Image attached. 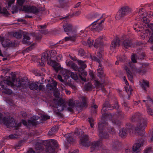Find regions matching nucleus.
I'll list each match as a JSON object with an SVG mask.
<instances>
[{
    "label": "nucleus",
    "instance_id": "24",
    "mask_svg": "<svg viewBox=\"0 0 153 153\" xmlns=\"http://www.w3.org/2000/svg\"><path fill=\"white\" fill-rule=\"evenodd\" d=\"M103 37L100 36L97 38L95 41L94 46L96 48H97L103 45V44L102 40L103 39Z\"/></svg>",
    "mask_w": 153,
    "mask_h": 153
},
{
    "label": "nucleus",
    "instance_id": "39",
    "mask_svg": "<svg viewBox=\"0 0 153 153\" xmlns=\"http://www.w3.org/2000/svg\"><path fill=\"white\" fill-rule=\"evenodd\" d=\"M76 30V29L74 27L72 24L68 23V33Z\"/></svg>",
    "mask_w": 153,
    "mask_h": 153
},
{
    "label": "nucleus",
    "instance_id": "7",
    "mask_svg": "<svg viewBox=\"0 0 153 153\" xmlns=\"http://www.w3.org/2000/svg\"><path fill=\"white\" fill-rule=\"evenodd\" d=\"M9 76H6V77L9 78V77H10V80H9L10 81L11 80L13 82V83H14V86H16L17 88H20L22 87L23 88H26L27 87V85L26 84V82L25 81H15V80L16 78V75L13 74H9Z\"/></svg>",
    "mask_w": 153,
    "mask_h": 153
},
{
    "label": "nucleus",
    "instance_id": "48",
    "mask_svg": "<svg viewBox=\"0 0 153 153\" xmlns=\"http://www.w3.org/2000/svg\"><path fill=\"white\" fill-rule=\"evenodd\" d=\"M91 58L93 60L98 62L99 64H100V63L101 62V61L102 60V58L101 57L100 58H98L97 57L95 56H93V57H91Z\"/></svg>",
    "mask_w": 153,
    "mask_h": 153
},
{
    "label": "nucleus",
    "instance_id": "30",
    "mask_svg": "<svg viewBox=\"0 0 153 153\" xmlns=\"http://www.w3.org/2000/svg\"><path fill=\"white\" fill-rule=\"evenodd\" d=\"M57 83L55 81H53L51 83H49L47 85V89L50 90H53L57 85Z\"/></svg>",
    "mask_w": 153,
    "mask_h": 153
},
{
    "label": "nucleus",
    "instance_id": "16",
    "mask_svg": "<svg viewBox=\"0 0 153 153\" xmlns=\"http://www.w3.org/2000/svg\"><path fill=\"white\" fill-rule=\"evenodd\" d=\"M102 17V16L99 18L96 21H94V22L91 24V25L93 24V25L91 28V30L93 31V32H99L102 30V25H100L98 24H94L95 22H97Z\"/></svg>",
    "mask_w": 153,
    "mask_h": 153
},
{
    "label": "nucleus",
    "instance_id": "25",
    "mask_svg": "<svg viewBox=\"0 0 153 153\" xmlns=\"http://www.w3.org/2000/svg\"><path fill=\"white\" fill-rule=\"evenodd\" d=\"M59 127V126L58 125L54 126L48 131V134L49 135L51 136L55 134L58 131Z\"/></svg>",
    "mask_w": 153,
    "mask_h": 153
},
{
    "label": "nucleus",
    "instance_id": "44",
    "mask_svg": "<svg viewBox=\"0 0 153 153\" xmlns=\"http://www.w3.org/2000/svg\"><path fill=\"white\" fill-rule=\"evenodd\" d=\"M13 36L17 39H19L22 37V35L19 32H15L13 34Z\"/></svg>",
    "mask_w": 153,
    "mask_h": 153
},
{
    "label": "nucleus",
    "instance_id": "4",
    "mask_svg": "<svg viewBox=\"0 0 153 153\" xmlns=\"http://www.w3.org/2000/svg\"><path fill=\"white\" fill-rule=\"evenodd\" d=\"M42 143L44 145L46 146L45 149L46 153H55V149L58 145L56 140L50 139L43 141Z\"/></svg>",
    "mask_w": 153,
    "mask_h": 153
},
{
    "label": "nucleus",
    "instance_id": "33",
    "mask_svg": "<svg viewBox=\"0 0 153 153\" xmlns=\"http://www.w3.org/2000/svg\"><path fill=\"white\" fill-rule=\"evenodd\" d=\"M2 6L1 4L0 3V13L3 14L4 16H7L8 14V12L5 7H4L2 9Z\"/></svg>",
    "mask_w": 153,
    "mask_h": 153
},
{
    "label": "nucleus",
    "instance_id": "46",
    "mask_svg": "<svg viewBox=\"0 0 153 153\" xmlns=\"http://www.w3.org/2000/svg\"><path fill=\"white\" fill-rule=\"evenodd\" d=\"M63 28L65 32H67V21L66 19L62 22Z\"/></svg>",
    "mask_w": 153,
    "mask_h": 153
},
{
    "label": "nucleus",
    "instance_id": "63",
    "mask_svg": "<svg viewBox=\"0 0 153 153\" xmlns=\"http://www.w3.org/2000/svg\"><path fill=\"white\" fill-rule=\"evenodd\" d=\"M75 141V140L72 137H69L68 138V143H71L74 142Z\"/></svg>",
    "mask_w": 153,
    "mask_h": 153
},
{
    "label": "nucleus",
    "instance_id": "27",
    "mask_svg": "<svg viewBox=\"0 0 153 153\" xmlns=\"http://www.w3.org/2000/svg\"><path fill=\"white\" fill-rule=\"evenodd\" d=\"M28 123L29 125L33 126H36L39 123V122L36 121V117L35 116H33L31 120H28Z\"/></svg>",
    "mask_w": 153,
    "mask_h": 153
},
{
    "label": "nucleus",
    "instance_id": "34",
    "mask_svg": "<svg viewBox=\"0 0 153 153\" xmlns=\"http://www.w3.org/2000/svg\"><path fill=\"white\" fill-rule=\"evenodd\" d=\"M43 141L42 140L41 142H37L35 144V147L36 150H39L43 148V145L44 144L42 143Z\"/></svg>",
    "mask_w": 153,
    "mask_h": 153
},
{
    "label": "nucleus",
    "instance_id": "41",
    "mask_svg": "<svg viewBox=\"0 0 153 153\" xmlns=\"http://www.w3.org/2000/svg\"><path fill=\"white\" fill-rule=\"evenodd\" d=\"M149 85V82L148 81L143 80V83L141 84V86L145 90H146V86L148 87Z\"/></svg>",
    "mask_w": 153,
    "mask_h": 153
},
{
    "label": "nucleus",
    "instance_id": "53",
    "mask_svg": "<svg viewBox=\"0 0 153 153\" xmlns=\"http://www.w3.org/2000/svg\"><path fill=\"white\" fill-rule=\"evenodd\" d=\"M18 136L16 134H11L9 135L8 137L10 139H15L17 138Z\"/></svg>",
    "mask_w": 153,
    "mask_h": 153
},
{
    "label": "nucleus",
    "instance_id": "22",
    "mask_svg": "<svg viewBox=\"0 0 153 153\" xmlns=\"http://www.w3.org/2000/svg\"><path fill=\"white\" fill-rule=\"evenodd\" d=\"M121 143L117 140H115L113 141L112 144V149L114 151H117L120 148Z\"/></svg>",
    "mask_w": 153,
    "mask_h": 153
},
{
    "label": "nucleus",
    "instance_id": "26",
    "mask_svg": "<svg viewBox=\"0 0 153 153\" xmlns=\"http://www.w3.org/2000/svg\"><path fill=\"white\" fill-rule=\"evenodd\" d=\"M97 75L99 77L101 78L105 76V75L104 73V72L102 67V64H99L97 69Z\"/></svg>",
    "mask_w": 153,
    "mask_h": 153
},
{
    "label": "nucleus",
    "instance_id": "18",
    "mask_svg": "<svg viewBox=\"0 0 153 153\" xmlns=\"http://www.w3.org/2000/svg\"><path fill=\"white\" fill-rule=\"evenodd\" d=\"M77 37V30L68 33V41H71L74 42L75 41Z\"/></svg>",
    "mask_w": 153,
    "mask_h": 153
},
{
    "label": "nucleus",
    "instance_id": "58",
    "mask_svg": "<svg viewBox=\"0 0 153 153\" xmlns=\"http://www.w3.org/2000/svg\"><path fill=\"white\" fill-rule=\"evenodd\" d=\"M108 131L109 133L112 134H115V131L114 129L113 128L110 127L108 129Z\"/></svg>",
    "mask_w": 153,
    "mask_h": 153
},
{
    "label": "nucleus",
    "instance_id": "50",
    "mask_svg": "<svg viewBox=\"0 0 153 153\" xmlns=\"http://www.w3.org/2000/svg\"><path fill=\"white\" fill-rule=\"evenodd\" d=\"M147 111L149 114L153 116V109L150 107H148L147 108Z\"/></svg>",
    "mask_w": 153,
    "mask_h": 153
},
{
    "label": "nucleus",
    "instance_id": "45",
    "mask_svg": "<svg viewBox=\"0 0 153 153\" xmlns=\"http://www.w3.org/2000/svg\"><path fill=\"white\" fill-rule=\"evenodd\" d=\"M85 88L86 91H90L93 89V85L90 83H88L85 85Z\"/></svg>",
    "mask_w": 153,
    "mask_h": 153
},
{
    "label": "nucleus",
    "instance_id": "8",
    "mask_svg": "<svg viewBox=\"0 0 153 153\" xmlns=\"http://www.w3.org/2000/svg\"><path fill=\"white\" fill-rule=\"evenodd\" d=\"M104 124L107 125V123L105 122V123H99L98 126V131L99 133L98 135L102 139H106L108 137V134L105 131V127Z\"/></svg>",
    "mask_w": 153,
    "mask_h": 153
},
{
    "label": "nucleus",
    "instance_id": "19",
    "mask_svg": "<svg viewBox=\"0 0 153 153\" xmlns=\"http://www.w3.org/2000/svg\"><path fill=\"white\" fill-rule=\"evenodd\" d=\"M56 107L59 111H62L65 108V105L64 100L61 98L59 99L57 102Z\"/></svg>",
    "mask_w": 153,
    "mask_h": 153
},
{
    "label": "nucleus",
    "instance_id": "6",
    "mask_svg": "<svg viewBox=\"0 0 153 153\" xmlns=\"http://www.w3.org/2000/svg\"><path fill=\"white\" fill-rule=\"evenodd\" d=\"M132 11L131 9L128 6L123 7L117 13L116 16V18L117 20L121 19L125 16L131 13Z\"/></svg>",
    "mask_w": 153,
    "mask_h": 153
},
{
    "label": "nucleus",
    "instance_id": "51",
    "mask_svg": "<svg viewBox=\"0 0 153 153\" xmlns=\"http://www.w3.org/2000/svg\"><path fill=\"white\" fill-rule=\"evenodd\" d=\"M78 54L81 56H83L85 54V51L83 49L80 48L78 51Z\"/></svg>",
    "mask_w": 153,
    "mask_h": 153
},
{
    "label": "nucleus",
    "instance_id": "61",
    "mask_svg": "<svg viewBox=\"0 0 153 153\" xmlns=\"http://www.w3.org/2000/svg\"><path fill=\"white\" fill-rule=\"evenodd\" d=\"M71 67L75 71H76L78 69V67L77 65L75 63H72L71 65Z\"/></svg>",
    "mask_w": 153,
    "mask_h": 153
},
{
    "label": "nucleus",
    "instance_id": "47",
    "mask_svg": "<svg viewBox=\"0 0 153 153\" xmlns=\"http://www.w3.org/2000/svg\"><path fill=\"white\" fill-rule=\"evenodd\" d=\"M112 122L114 125H116L118 127L120 126L121 124V122L120 120H112Z\"/></svg>",
    "mask_w": 153,
    "mask_h": 153
},
{
    "label": "nucleus",
    "instance_id": "43",
    "mask_svg": "<svg viewBox=\"0 0 153 153\" xmlns=\"http://www.w3.org/2000/svg\"><path fill=\"white\" fill-rule=\"evenodd\" d=\"M81 71L82 72L80 74H79V77L82 80L84 81L85 80V79L82 76H86L87 75V73L86 72L84 71L83 70Z\"/></svg>",
    "mask_w": 153,
    "mask_h": 153
},
{
    "label": "nucleus",
    "instance_id": "32",
    "mask_svg": "<svg viewBox=\"0 0 153 153\" xmlns=\"http://www.w3.org/2000/svg\"><path fill=\"white\" fill-rule=\"evenodd\" d=\"M124 68L127 72V75L128 79L130 81H132L133 79V77L132 73L127 66H125Z\"/></svg>",
    "mask_w": 153,
    "mask_h": 153
},
{
    "label": "nucleus",
    "instance_id": "31",
    "mask_svg": "<svg viewBox=\"0 0 153 153\" xmlns=\"http://www.w3.org/2000/svg\"><path fill=\"white\" fill-rule=\"evenodd\" d=\"M133 71L141 75H143L146 72V69L142 68L141 67H140V68H134L133 69Z\"/></svg>",
    "mask_w": 153,
    "mask_h": 153
},
{
    "label": "nucleus",
    "instance_id": "57",
    "mask_svg": "<svg viewBox=\"0 0 153 153\" xmlns=\"http://www.w3.org/2000/svg\"><path fill=\"white\" fill-rule=\"evenodd\" d=\"M126 58V57L125 55H122L119 56V60L120 62H123L125 60Z\"/></svg>",
    "mask_w": 153,
    "mask_h": 153
},
{
    "label": "nucleus",
    "instance_id": "38",
    "mask_svg": "<svg viewBox=\"0 0 153 153\" xmlns=\"http://www.w3.org/2000/svg\"><path fill=\"white\" fill-rule=\"evenodd\" d=\"M103 106L108 108V110H112L114 108V106H112L108 101H105L103 104Z\"/></svg>",
    "mask_w": 153,
    "mask_h": 153
},
{
    "label": "nucleus",
    "instance_id": "37",
    "mask_svg": "<svg viewBox=\"0 0 153 153\" xmlns=\"http://www.w3.org/2000/svg\"><path fill=\"white\" fill-rule=\"evenodd\" d=\"M70 74L71 78L75 80H76L78 79V76L76 73L72 72H70V71L68 70V74Z\"/></svg>",
    "mask_w": 153,
    "mask_h": 153
},
{
    "label": "nucleus",
    "instance_id": "52",
    "mask_svg": "<svg viewBox=\"0 0 153 153\" xmlns=\"http://www.w3.org/2000/svg\"><path fill=\"white\" fill-rule=\"evenodd\" d=\"M5 90L2 91V93L8 94H12V91L10 89H5Z\"/></svg>",
    "mask_w": 153,
    "mask_h": 153
},
{
    "label": "nucleus",
    "instance_id": "10",
    "mask_svg": "<svg viewBox=\"0 0 153 153\" xmlns=\"http://www.w3.org/2000/svg\"><path fill=\"white\" fill-rule=\"evenodd\" d=\"M21 10L25 11L27 13H32L35 14L38 13L40 10L35 6L26 5L24 6Z\"/></svg>",
    "mask_w": 153,
    "mask_h": 153
},
{
    "label": "nucleus",
    "instance_id": "62",
    "mask_svg": "<svg viewBox=\"0 0 153 153\" xmlns=\"http://www.w3.org/2000/svg\"><path fill=\"white\" fill-rule=\"evenodd\" d=\"M87 42L88 43V44L89 45V46L90 47V46H91L92 45H93V42H94V41L93 40H91V39H88L87 40Z\"/></svg>",
    "mask_w": 153,
    "mask_h": 153
},
{
    "label": "nucleus",
    "instance_id": "42",
    "mask_svg": "<svg viewBox=\"0 0 153 153\" xmlns=\"http://www.w3.org/2000/svg\"><path fill=\"white\" fill-rule=\"evenodd\" d=\"M113 117L112 115L110 113H107L105 116L102 117V120L104 119H108L110 120H112Z\"/></svg>",
    "mask_w": 153,
    "mask_h": 153
},
{
    "label": "nucleus",
    "instance_id": "23",
    "mask_svg": "<svg viewBox=\"0 0 153 153\" xmlns=\"http://www.w3.org/2000/svg\"><path fill=\"white\" fill-rule=\"evenodd\" d=\"M102 144V141L101 140L92 143L91 146V152H92L94 149H97L100 146H101Z\"/></svg>",
    "mask_w": 153,
    "mask_h": 153
},
{
    "label": "nucleus",
    "instance_id": "11",
    "mask_svg": "<svg viewBox=\"0 0 153 153\" xmlns=\"http://www.w3.org/2000/svg\"><path fill=\"white\" fill-rule=\"evenodd\" d=\"M144 142V140L142 138L138 139L135 144L133 146L132 150L134 152L137 153L140 152V148L143 146Z\"/></svg>",
    "mask_w": 153,
    "mask_h": 153
},
{
    "label": "nucleus",
    "instance_id": "49",
    "mask_svg": "<svg viewBox=\"0 0 153 153\" xmlns=\"http://www.w3.org/2000/svg\"><path fill=\"white\" fill-rule=\"evenodd\" d=\"M107 108L106 107L103 106L102 109L101 111V112L102 115V117L105 116V115L107 113H106V112L107 111V108Z\"/></svg>",
    "mask_w": 153,
    "mask_h": 153
},
{
    "label": "nucleus",
    "instance_id": "40",
    "mask_svg": "<svg viewBox=\"0 0 153 153\" xmlns=\"http://www.w3.org/2000/svg\"><path fill=\"white\" fill-rule=\"evenodd\" d=\"M79 62L80 65V67L78 69V71H79L80 70H83L84 68L86 67V64H85L81 60L79 61Z\"/></svg>",
    "mask_w": 153,
    "mask_h": 153
},
{
    "label": "nucleus",
    "instance_id": "54",
    "mask_svg": "<svg viewBox=\"0 0 153 153\" xmlns=\"http://www.w3.org/2000/svg\"><path fill=\"white\" fill-rule=\"evenodd\" d=\"M94 84L95 88L97 89L99 88L101 85L100 82L98 81H96Z\"/></svg>",
    "mask_w": 153,
    "mask_h": 153
},
{
    "label": "nucleus",
    "instance_id": "9",
    "mask_svg": "<svg viewBox=\"0 0 153 153\" xmlns=\"http://www.w3.org/2000/svg\"><path fill=\"white\" fill-rule=\"evenodd\" d=\"M59 72L63 75L64 79H62L61 76L59 74L58 75V79L62 83V85L64 86H66L67 85V79L66 77L67 76V70L62 68L60 70Z\"/></svg>",
    "mask_w": 153,
    "mask_h": 153
},
{
    "label": "nucleus",
    "instance_id": "60",
    "mask_svg": "<svg viewBox=\"0 0 153 153\" xmlns=\"http://www.w3.org/2000/svg\"><path fill=\"white\" fill-rule=\"evenodd\" d=\"M25 0H17V3L20 6H22Z\"/></svg>",
    "mask_w": 153,
    "mask_h": 153
},
{
    "label": "nucleus",
    "instance_id": "1",
    "mask_svg": "<svg viewBox=\"0 0 153 153\" xmlns=\"http://www.w3.org/2000/svg\"><path fill=\"white\" fill-rule=\"evenodd\" d=\"M130 120L132 122L137 123L135 131L137 134L142 135L143 130L146 126V119L142 117L141 113L137 112L132 115L130 117Z\"/></svg>",
    "mask_w": 153,
    "mask_h": 153
},
{
    "label": "nucleus",
    "instance_id": "20",
    "mask_svg": "<svg viewBox=\"0 0 153 153\" xmlns=\"http://www.w3.org/2000/svg\"><path fill=\"white\" fill-rule=\"evenodd\" d=\"M120 40L117 37H116L113 39L110 46L111 49H115L117 46H119L120 45Z\"/></svg>",
    "mask_w": 153,
    "mask_h": 153
},
{
    "label": "nucleus",
    "instance_id": "3",
    "mask_svg": "<svg viewBox=\"0 0 153 153\" xmlns=\"http://www.w3.org/2000/svg\"><path fill=\"white\" fill-rule=\"evenodd\" d=\"M87 99L85 97L82 98V102L78 101L76 102V104L73 100H70L68 102V111L71 113H73V109L75 106L77 110H81L83 108L87 106Z\"/></svg>",
    "mask_w": 153,
    "mask_h": 153
},
{
    "label": "nucleus",
    "instance_id": "13",
    "mask_svg": "<svg viewBox=\"0 0 153 153\" xmlns=\"http://www.w3.org/2000/svg\"><path fill=\"white\" fill-rule=\"evenodd\" d=\"M8 78L5 77L6 79L7 80H3L1 82L0 84L1 87L3 89H5L7 88L8 86H10L11 87L14 86V83L11 81H10V77Z\"/></svg>",
    "mask_w": 153,
    "mask_h": 153
},
{
    "label": "nucleus",
    "instance_id": "29",
    "mask_svg": "<svg viewBox=\"0 0 153 153\" xmlns=\"http://www.w3.org/2000/svg\"><path fill=\"white\" fill-rule=\"evenodd\" d=\"M37 82L30 83L28 84V87L30 90H37L38 88V85L37 84Z\"/></svg>",
    "mask_w": 153,
    "mask_h": 153
},
{
    "label": "nucleus",
    "instance_id": "5",
    "mask_svg": "<svg viewBox=\"0 0 153 153\" xmlns=\"http://www.w3.org/2000/svg\"><path fill=\"white\" fill-rule=\"evenodd\" d=\"M56 51L53 50L44 52L42 55L41 62H39L40 65L43 66L44 65V63L46 61L47 63H49V61L52 60L51 59L52 55L56 56Z\"/></svg>",
    "mask_w": 153,
    "mask_h": 153
},
{
    "label": "nucleus",
    "instance_id": "21",
    "mask_svg": "<svg viewBox=\"0 0 153 153\" xmlns=\"http://www.w3.org/2000/svg\"><path fill=\"white\" fill-rule=\"evenodd\" d=\"M81 143L83 146L85 147H88L90 146V142L89 140L88 136L86 135L81 139Z\"/></svg>",
    "mask_w": 153,
    "mask_h": 153
},
{
    "label": "nucleus",
    "instance_id": "59",
    "mask_svg": "<svg viewBox=\"0 0 153 153\" xmlns=\"http://www.w3.org/2000/svg\"><path fill=\"white\" fill-rule=\"evenodd\" d=\"M54 95L56 98H58L59 95V93L57 90H54L53 91Z\"/></svg>",
    "mask_w": 153,
    "mask_h": 153
},
{
    "label": "nucleus",
    "instance_id": "14",
    "mask_svg": "<svg viewBox=\"0 0 153 153\" xmlns=\"http://www.w3.org/2000/svg\"><path fill=\"white\" fill-rule=\"evenodd\" d=\"M49 62V63H47L48 64L52 66L54 70L56 73H59L62 68L59 63L53 60H51Z\"/></svg>",
    "mask_w": 153,
    "mask_h": 153
},
{
    "label": "nucleus",
    "instance_id": "55",
    "mask_svg": "<svg viewBox=\"0 0 153 153\" xmlns=\"http://www.w3.org/2000/svg\"><path fill=\"white\" fill-rule=\"evenodd\" d=\"M132 126L130 123H128L126 125V128L129 132H131V130H132Z\"/></svg>",
    "mask_w": 153,
    "mask_h": 153
},
{
    "label": "nucleus",
    "instance_id": "12",
    "mask_svg": "<svg viewBox=\"0 0 153 153\" xmlns=\"http://www.w3.org/2000/svg\"><path fill=\"white\" fill-rule=\"evenodd\" d=\"M0 41H1L2 46L4 48L14 47L16 44L9 39H4L3 37L0 36Z\"/></svg>",
    "mask_w": 153,
    "mask_h": 153
},
{
    "label": "nucleus",
    "instance_id": "28",
    "mask_svg": "<svg viewBox=\"0 0 153 153\" xmlns=\"http://www.w3.org/2000/svg\"><path fill=\"white\" fill-rule=\"evenodd\" d=\"M23 37V39L22 40V42L23 44L28 45H30L31 44V42L30 41V38L28 34H24Z\"/></svg>",
    "mask_w": 153,
    "mask_h": 153
},
{
    "label": "nucleus",
    "instance_id": "17",
    "mask_svg": "<svg viewBox=\"0 0 153 153\" xmlns=\"http://www.w3.org/2000/svg\"><path fill=\"white\" fill-rule=\"evenodd\" d=\"M133 45V42L132 39L130 38H126L122 42V45L124 48L128 49L131 47Z\"/></svg>",
    "mask_w": 153,
    "mask_h": 153
},
{
    "label": "nucleus",
    "instance_id": "36",
    "mask_svg": "<svg viewBox=\"0 0 153 153\" xmlns=\"http://www.w3.org/2000/svg\"><path fill=\"white\" fill-rule=\"evenodd\" d=\"M119 134L122 138L126 137L127 135L126 130L124 128H122L119 131Z\"/></svg>",
    "mask_w": 153,
    "mask_h": 153
},
{
    "label": "nucleus",
    "instance_id": "15",
    "mask_svg": "<svg viewBox=\"0 0 153 153\" xmlns=\"http://www.w3.org/2000/svg\"><path fill=\"white\" fill-rule=\"evenodd\" d=\"M146 56L145 54L143 53H137L135 54L132 55L131 56V59L133 63H136L137 62L136 58L139 59H143Z\"/></svg>",
    "mask_w": 153,
    "mask_h": 153
},
{
    "label": "nucleus",
    "instance_id": "2",
    "mask_svg": "<svg viewBox=\"0 0 153 153\" xmlns=\"http://www.w3.org/2000/svg\"><path fill=\"white\" fill-rule=\"evenodd\" d=\"M3 114L0 113V124L3 123L9 128L13 127L17 129L21 125V123H17L14 119L10 117H4L2 118Z\"/></svg>",
    "mask_w": 153,
    "mask_h": 153
},
{
    "label": "nucleus",
    "instance_id": "56",
    "mask_svg": "<svg viewBox=\"0 0 153 153\" xmlns=\"http://www.w3.org/2000/svg\"><path fill=\"white\" fill-rule=\"evenodd\" d=\"M94 121V120L93 119V118H88V121L90 123L91 126L92 128L93 127V126L94 125V124L93 123Z\"/></svg>",
    "mask_w": 153,
    "mask_h": 153
},
{
    "label": "nucleus",
    "instance_id": "64",
    "mask_svg": "<svg viewBox=\"0 0 153 153\" xmlns=\"http://www.w3.org/2000/svg\"><path fill=\"white\" fill-rule=\"evenodd\" d=\"M152 149V147H149L146 148L144 150V153H149L151 151Z\"/></svg>",
    "mask_w": 153,
    "mask_h": 153
},
{
    "label": "nucleus",
    "instance_id": "35",
    "mask_svg": "<svg viewBox=\"0 0 153 153\" xmlns=\"http://www.w3.org/2000/svg\"><path fill=\"white\" fill-rule=\"evenodd\" d=\"M147 101L146 103V106L147 108L148 107H150L153 104V101L151 98L149 97H147Z\"/></svg>",
    "mask_w": 153,
    "mask_h": 153
}]
</instances>
